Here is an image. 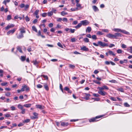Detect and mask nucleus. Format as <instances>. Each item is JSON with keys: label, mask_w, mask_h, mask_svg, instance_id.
<instances>
[{"label": "nucleus", "mask_w": 132, "mask_h": 132, "mask_svg": "<svg viewBox=\"0 0 132 132\" xmlns=\"http://www.w3.org/2000/svg\"><path fill=\"white\" fill-rule=\"evenodd\" d=\"M91 38L93 39L96 40L97 39V37L96 36V35H92V36Z\"/></svg>", "instance_id": "473e14b6"}, {"label": "nucleus", "mask_w": 132, "mask_h": 132, "mask_svg": "<svg viewBox=\"0 0 132 132\" xmlns=\"http://www.w3.org/2000/svg\"><path fill=\"white\" fill-rule=\"evenodd\" d=\"M97 34L98 35H102L103 34L100 31H98L97 33Z\"/></svg>", "instance_id": "2f4dec72"}, {"label": "nucleus", "mask_w": 132, "mask_h": 132, "mask_svg": "<svg viewBox=\"0 0 132 132\" xmlns=\"http://www.w3.org/2000/svg\"><path fill=\"white\" fill-rule=\"evenodd\" d=\"M75 29H70V32L71 33H73L75 32Z\"/></svg>", "instance_id": "603ef678"}, {"label": "nucleus", "mask_w": 132, "mask_h": 132, "mask_svg": "<svg viewBox=\"0 0 132 132\" xmlns=\"http://www.w3.org/2000/svg\"><path fill=\"white\" fill-rule=\"evenodd\" d=\"M102 31L105 32H109V30L107 29H103L102 30Z\"/></svg>", "instance_id": "a19ab883"}, {"label": "nucleus", "mask_w": 132, "mask_h": 132, "mask_svg": "<svg viewBox=\"0 0 132 132\" xmlns=\"http://www.w3.org/2000/svg\"><path fill=\"white\" fill-rule=\"evenodd\" d=\"M44 87L45 89L47 90H49V88L48 85L46 83L44 84Z\"/></svg>", "instance_id": "4be33fe9"}, {"label": "nucleus", "mask_w": 132, "mask_h": 132, "mask_svg": "<svg viewBox=\"0 0 132 132\" xmlns=\"http://www.w3.org/2000/svg\"><path fill=\"white\" fill-rule=\"evenodd\" d=\"M11 16L10 15H9L7 16V20H9L11 19Z\"/></svg>", "instance_id": "4c0bfd02"}, {"label": "nucleus", "mask_w": 132, "mask_h": 132, "mask_svg": "<svg viewBox=\"0 0 132 132\" xmlns=\"http://www.w3.org/2000/svg\"><path fill=\"white\" fill-rule=\"evenodd\" d=\"M14 26V25L13 24H9L5 27V29L6 30H7L10 28L13 27Z\"/></svg>", "instance_id": "1a4fd4ad"}, {"label": "nucleus", "mask_w": 132, "mask_h": 132, "mask_svg": "<svg viewBox=\"0 0 132 132\" xmlns=\"http://www.w3.org/2000/svg\"><path fill=\"white\" fill-rule=\"evenodd\" d=\"M114 38L116 39L118 38V37H121L122 36V35H121L120 33L119 32H117L115 33L114 34Z\"/></svg>", "instance_id": "6e6552de"}, {"label": "nucleus", "mask_w": 132, "mask_h": 132, "mask_svg": "<svg viewBox=\"0 0 132 132\" xmlns=\"http://www.w3.org/2000/svg\"><path fill=\"white\" fill-rule=\"evenodd\" d=\"M124 105L125 107H129L130 106V105L127 103H125Z\"/></svg>", "instance_id": "37998d69"}, {"label": "nucleus", "mask_w": 132, "mask_h": 132, "mask_svg": "<svg viewBox=\"0 0 132 132\" xmlns=\"http://www.w3.org/2000/svg\"><path fill=\"white\" fill-rule=\"evenodd\" d=\"M80 49L81 50H82L85 51H88L89 49L88 48L86 47V46H84L81 48Z\"/></svg>", "instance_id": "f8f14e48"}, {"label": "nucleus", "mask_w": 132, "mask_h": 132, "mask_svg": "<svg viewBox=\"0 0 132 132\" xmlns=\"http://www.w3.org/2000/svg\"><path fill=\"white\" fill-rule=\"evenodd\" d=\"M20 31V33H24L26 32L24 30V28L23 27H22L19 29Z\"/></svg>", "instance_id": "ddd939ff"}, {"label": "nucleus", "mask_w": 132, "mask_h": 132, "mask_svg": "<svg viewBox=\"0 0 132 132\" xmlns=\"http://www.w3.org/2000/svg\"><path fill=\"white\" fill-rule=\"evenodd\" d=\"M68 123L67 122H62L61 123V125L62 126H67L68 125Z\"/></svg>", "instance_id": "6ab92c4d"}, {"label": "nucleus", "mask_w": 132, "mask_h": 132, "mask_svg": "<svg viewBox=\"0 0 132 132\" xmlns=\"http://www.w3.org/2000/svg\"><path fill=\"white\" fill-rule=\"evenodd\" d=\"M10 108L11 109V110L12 111L14 110H15V108L13 106H12Z\"/></svg>", "instance_id": "79ce46f5"}, {"label": "nucleus", "mask_w": 132, "mask_h": 132, "mask_svg": "<svg viewBox=\"0 0 132 132\" xmlns=\"http://www.w3.org/2000/svg\"><path fill=\"white\" fill-rule=\"evenodd\" d=\"M36 106L37 108H39L41 110L43 109L44 108V106L40 105H36Z\"/></svg>", "instance_id": "4468645a"}, {"label": "nucleus", "mask_w": 132, "mask_h": 132, "mask_svg": "<svg viewBox=\"0 0 132 132\" xmlns=\"http://www.w3.org/2000/svg\"><path fill=\"white\" fill-rule=\"evenodd\" d=\"M31 104H26L23 105L24 107H25L27 108H29L31 106Z\"/></svg>", "instance_id": "f3484780"}, {"label": "nucleus", "mask_w": 132, "mask_h": 132, "mask_svg": "<svg viewBox=\"0 0 132 132\" xmlns=\"http://www.w3.org/2000/svg\"><path fill=\"white\" fill-rule=\"evenodd\" d=\"M93 8L95 12L98 11L99 10L98 8L95 6H93Z\"/></svg>", "instance_id": "aec40b11"}, {"label": "nucleus", "mask_w": 132, "mask_h": 132, "mask_svg": "<svg viewBox=\"0 0 132 132\" xmlns=\"http://www.w3.org/2000/svg\"><path fill=\"white\" fill-rule=\"evenodd\" d=\"M81 25L82 24L80 22V23H79L77 25L75 26L74 27L76 29H78L80 28L81 26Z\"/></svg>", "instance_id": "a211bd4d"}, {"label": "nucleus", "mask_w": 132, "mask_h": 132, "mask_svg": "<svg viewBox=\"0 0 132 132\" xmlns=\"http://www.w3.org/2000/svg\"><path fill=\"white\" fill-rule=\"evenodd\" d=\"M62 20L63 22H67V19L66 18H63Z\"/></svg>", "instance_id": "bf43d9fd"}, {"label": "nucleus", "mask_w": 132, "mask_h": 132, "mask_svg": "<svg viewBox=\"0 0 132 132\" xmlns=\"http://www.w3.org/2000/svg\"><path fill=\"white\" fill-rule=\"evenodd\" d=\"M98 93L102 96H104L107 94V93L104 91H98Z\"/></svg>", "instance_id": "9b49d317"}, {"label": "nucleus", "mask_w": 132, "mask_h": 132, "mask_svg": "<svg viewBox=\"0 0 132 132\" xmlns=\"http://www.w3.org/2000/svg\"><path fill=\"white\" fill-rule=\"evenodd\" d=\"M93 44L94 45L96 46L100 45V46L104 47L105 46H108V44L102 42L101 41H98L97 42V44L94 43H93Z\"/></svg>", "instance_id": "f257e3e1"}, {"label": "nucleus", "mask_w": 132, "mask_h": 132, "mask_svg": "<svg viewBox=\"0 0 132 132\" xmlns=\"http://www.w3.org/2000/svg\"><path fill=\"white\" fill-rule=\"evenodd\" d=\"M7 82L5 83H1V85L2 86H5L7 85Z\"/></svg>", "instance_id": "e2e57ef3"}, {"label": "nucleus", "mask_w": 132, "mask_h": 132, "mask_svg": "<svg viewBox=\"0 0 132 132\" xmlns=\"http://www.w3.org/2000/svg\"><path fill=\"white\" fill-rule=\"evenodd\" d=\"M41 76H43L44 78L45 79H48V77L46 75H42Z\"/></svg>", "instance_id": "de8ad7c7"}, {"label": "nucleus", "mask_w": 132, "mask_h": 132, "mask_svg": "<svg viewBox=\"0 0 132 132\" xmlns=\"http://www.w3.org/2000/svg\"><path fill=\"white\" fill-rule=\"evenodd\" d=\"M53 14V12L52 11H50L48 12L47 13V15L48 16H50Z\"/></svg>", "instance_id": "c756f323"}, {"label": "nucleus", "mask_w": 132, "mask_h": 132, "mask_svg": "<svg viewBox=\"0 0 132 132\" xmlns=\"http://www.w3.org/2000/svg\"><path fill=\"white\" fill-rule=\"evenodd\" d=\"M65 30L66 31H67L68 32H70V29H69V28H67L65 29Z\"/></svg>", "instance_id": "0e129e2a"}, {"label": "nucleus", "mask_w": 132, "mask_h": 132, "mask_svg": "<svg viewBox=\"0 0 132 132\" xmlns=\"http://www.w3.org/2000/svg\"><path fill=\"white\" fill-rule=\"evenodd\" d=\"M23 37V35L22 33H20V34L17 36V38L18 39H20L22 38Z\"/></svg>", "instance_id": "2eb2a0df"}, {"label": "nucleus", "mask_w": 132, "mask_h": 132, "mask_svg": "<svg viewBox=\"0 0 132 132\" xmlns=\"http://www.w3.org/2000/svg\"><path fill=\"white\" fill-rule=\"evenodd\" d=\"M92 29L90 27H88L86 29V32H90L91 31Z\"/></svg>", "instance_id": "412c9836"}, {"label": "nucleus", "mask_w": 132, "mask_h": 132, "mask_svg": "<svg viewBox=\"0 0 132 132\" xmlns=\"http://www.w3.org/2000/svg\"><path fill=\"white\" fill-rule=\"evenodd\" d=\"M113 30L115 32H122V33L124 34L128 35H129L130 34V33L129 32L126 31L125 30H122L119 28H114Z\"/></svg>", "instance_id": "f03ea898"}, {"label": "nucleus", "mask_w": 132, "mask_h": 132, "mask_svg": "<svg viewBox=\"0 0 132 132\" xmlns=\"http://www.w3.org/2000/svg\"><path fill=\"white\" fill-rule=\"evenodd\" d=\"M61 15L62 16H64L65 15H67L68 14L67 12L64 11L62 12L61 13Z\"/></svg>", "instance_id": "b1692460"}, {"label": "nucleus", "mask_w": 132, "mask_h": 132, "mask_svg": "<svg viewBox=\"0 0 132 132\" xmlns=\"http://www.w3.org/2000/svg\"><path fill=\"white\" fill-rule=\"evenodd\" d=\"M26 59V57L24 56H22L21 57V60L22 61H24Z\"/></svg>", "instance_id": "bb28decb"}, {"label": "nucleus", "mask_w": 132, "mask_h": 132, "mask_svg": "<svg viewBox=\"0 0 132 132\" xmlns=\"http://www.w3.org/2000/svg\"><path fill=\"white\" fill-rule=\"evenodd\" d=\"M53 23H50L48 24V26L49 27H52L53 26Z\"/></svg>", "instance_id": "4d7b16f0"}, {"label": "nucleus", "mask_w": 132, "mask_h": 132, "mask_svg": "<svg viewBox=\"0 0 132 132\" xmlns=\"http://www.w3.org/2000/svg\"><path fill=\"white\" fill-rule=\"evenodd\" d=\"M92 99H94V100L95 101H99L100 100V99L99 98H92Z\"/></svg>", "instance_id": "8fccbe9b"}, {"label": "nucleus", "mask_w": 132, "mask_h": 132, "mask_svg": "<svg viewBox=\"0 0 132 132\" xmlns=\"http://www.w3.org/2000/svg\"><path fill=\"white\" fill-rule=\"evenodd\" d=\"M32 62L35 65H36L38 63V62L36 61H34Z\"/></svg>", "instance_id": "6e6d98bb"}, {"label": "nucleus", "mask_w": 132, "mask_h": 132, "mask_svg": "<svg viewBox=\"0 0 132 132\" xmlns=\"http://www.w3.org/2000/svg\"><path fill=\"white\" fill-rule=\"evenodd\" d=\"M103 87L104 89L108 90L109 89L108 87L106 86H103Z\"/></svg>", "instance_id": "a18cd8bd"}, {"label": "nucleus", "mask_w": 132, "mask_h": 132, "mask_svg": "<svg viewBox=\"0 0 132 132\" xmlns=\"http://www.w3.org/2000/svg\"><path fill=\"white\" fill-rule=\"evenodd\" d=\"M18 109L21 110V113L22 114H24L25 113V109L23 108V105H22L20 104H19L18 105Z\"/></svg>", "instance_id": "7ed1b4c3"}, {"label": "nucleus", "mask_w": 132, "mask_h": 132, "mask_svg": "<svg viewBox=\"0 0 132 132\" xmlns=\"http://www.w3.org/2000/svg\"><path fill=\"white\" fill-rule=\"evenodd\" d=\"M109 81L112 83H116L117 82L116 80H109Z\"/></svg>", "instance_id": "49530a36"}, {"label": "nucleus", "mask_w": 132, "mask_h": 132, "mask_svg": "<svg viewBox=\"0 0 132 132\" xmlns=\"http://www.w3.org/2000/svg\"><path fill=\"white\" fill-rule=\"evenodd\" d=\"M32 30L36 32H37V30L35 26H33L32 27Z\"/></svg>", "instance_id": "393cba45"}, {"label": "nucleus", "mask_w": 132, "mask_h": 132, "mask_svg": "<svg viewBox=\"0 0 132 132\" xmlns=\"http://www.w3.org/2000/svg\"><path fill=\"white\" fill-rule=\"evenodd\" d=\"M106 36L109 38L111 39H113L114 38V35H113L111 34H109L106 35Z\"/></svg>", "instance_id": "9d476101"}, {"label": "nucleus", "mask_w": 132, "mask_h": 132, "mask_svg": "<svg viewBox=\"0 0 132 132\" xmlns=\"http://www.w3.org/2000/svg\"><path fill=\"white\" fill-rule=\"evenodd\" d=\"M42 86L39 84H38L37 85V87L38 88H41L42 87Z\"/></svg>", "instance_id": "c03bdc74"}, {"label": "nucleus", "mask_w": 132, "mask_h": 132, "mask_svg": "<svg viewBox=\"0 0 132 132\" xmlns=\"http://www.w3.org/2000/svg\"><path fill=\"white\" fill-rule=\"evenodd\" d=\"M39 11L38 10H36L34 12V14L35 15H37L38 14Z\"/></svg>", "instance_id": "5fc2aeb1"}, {"label": "nucleus", "mask_w": 132, "mask_h": 132, "mask_svg": "<svg viewBox=\"0 0 132 132\" xmlns=\"http://www.w3.org/2000/svg\"><path fill=\"white\" fill-rule=\"evenodd\" d=\"M33 114L37 119L38 118V114L36 112H34L33 113Z\"/></svg>", "instance_id": "7c9ffc66"}, {"label": "nucleus", "mask_w": 132, "mask_h": 132, "mask_svg": "<svg viewBox=\"0 0 132 132\" xmlns=\"http://www.w3.org/2000/svg\"><path fill=\"white\" fill-rule=\"evenodd\" d=\"M83 40L86 43H88L89 42V39L87 38H84Z\"/></svg>", "instance_id": "c85d7f7f"}, {"label": "nucleus", "mask_w": 132, "mask_h": 132, "mask_svg": "<svg viewBox=\"0 0 132 132\" xmlns=\"http://www.w3.org/2000/svg\"><path fill=\"white\" fill-rule=\"evenodd\" d=\"M29 90V88L27 86V85H24L22 86V88L21 89V91L23 92L25 90L28 91Z\"/></svg>", "instance_id": "39448f33"}, {"label": "nucleus", "mask_w": 132, "mask_h": 132, "mask_svg": "<svg viewBox=\"0 0 132 132\" xmlns=\"http://www.w3.org/2000/svg\"><path fill=\"white\" fill-rule=\"evenodd\" d=\"M25 20L27 22H28L30 21V19L28 16H26L25 17Z\"/></svg>", "instance_id": "ea45409f"}, {"label": "nucleus", "mask_w": 132, "mask_h": 132, "mask_svg": "<svg viewBox=\"0 0 132 132\" xmlns=\"http://www.w3.org/2000/svg\"><path fill=\"white\" fill-rule=\"evenodd\" d=\"M16 29L15 28L13 29L12 30H10L8 31L7 33V35H9L10 34H13L16 31Z\"/></svg>", "instance_id": "0eeeda50"}, {"label": "nucleus", "mask_w": 132, "mask_h": 132, "mask_svg": "<svg viewBox=\"0 0 132 132\" xmlns=\"http://www.w3.org/2000/svg\"><path fill=\"white\" fill-rule=\"evenodd\" d=\"M17 50L18 51L22 53V51L21 49V48L20 47H18L17 48Z\"/></svg>", "instance_id": "72a5a7b5"}, {"label": "nucleus", "mask_w": 132, "mask_h": 132, "mask_svg": "<svg viewBox=\"0 0 132 132\" xmlns=\"http://www.w3.org/2000/svg\"><path fill=\"white\" fill-rule=\"evenodd\" d=\"M80 22L81 23L82 25L84 26L87 25H88L89 23V22L88 20H86L81 21Z\"/></svg>", "instance_id": "423d86ee"}, {"label": "nucleus", "mask_w": 132, "mask_h": 132, "mask_svg": "<svg viewBox=\"0 0 132 132\" xmlns=\"http://www.w3.org/2000/svg\"><path fill=\"white\" fill-rule=\"evenodd\" d=\"M42 15L43 17H45L47 15V13H43L42 14Z\"/></svg>", "instance_id": "680f3d73"}, {"label": "nucleus", "mask_w": 132, "mask_h": 132, "mask_svg": "<svg viewBox=\"0 0 132 132\" xmlns=\"http://www.w3.org/2000/svg\"><path fill=\"white\" fill-rule=\"evenodd\" d=\"M117 53L118 54L121 53L122 52V51L121 49H118L117 51Z\"/></svg>", "instance_id": "e433bc0d"}, {"label": "nucleus", "mask_w": 132, "mask_h": 132, "mask_svg": "<svg viewBox=\"0 0 132 132\" xmlns=\"http://www.w3.org/2000/svg\"><path fill=\"white\" fill-rule=\"evenodd\" d=\"M55 29L54 28H52L50 30V31L53 32H54V31H55Z\"/></svg>", "instance_id": "864d4df0"}, {"label": "nucleus", "mask_w": 132, "mask_h": 132, "mask_svg": "<svg viewBox=\"0 0 132 132\" xmlns=\"http://www.w3.org/2000/svg\"><path fill=\"white\" fill-rule=\"evenodd\" d=\"M11 95V93L10 92H6L5 94V95L7 96H9Z\"/></svg>", "instance_id": "f704fd0d"}, {"label": "nucleus", "mask_w": 132, "mask_h": 132, "mask_svg": "<svg viewBox=\"0 0 132 132\" xmlns=\"http://www.w3.org/2000/svg\"><path fill=\"white\" fill-rule=\"evenodd\" d=\"M25 6V5L24 4H22L20 5V7L21 8H22Z\"/></svg>", "instance_id": "052dcab7"}, {"label": "nucleus", "mask_w": 132, "mask_h": 132, "mask_svg": "<svg viewBox=\"0 0 132 132\" xmlns=\"http://www.w3.org/2000/svg\"><path fill=\"white\" fill-rule=\"evenodd\" d=\"M41 33L40 30L38 31V34H37V35L38 36H40L41 35Z\"/></svg>", "instance_id": "69168bd1"}, {"label": "nucleus", "mask_w": 132, "mask_h": 132, "mask_svg": "<svg viewBox=\"0 0 132 132\" xmlns=\"http://www.w3.org/2000/svg\"><path fill=\"white\" fill-rule=\"evenodd\" d=\"M79 9L78 7H77L75 8H71V10L72 11H77L78 10H79Z\"/></svg>", "instance_id": "cd10ccee"}, {"label": "nucleus", "mask_w": 132, "mask_h": 132, "mask_svg": "<svg viewBox=\"0 0 132 132\" xmlns=\"http://www.w3.org/2000/svg\"><path fill=\"white\" fill-rule=\"evenodd\" d=\"M76 6L79 9V10L82 8L81 5L79 3H77L76 4Z\"/></svg>", "instance_id": "5701e85b"}, {"label": "nucleus", "mask_w": 132, "mask_h": 132, "mask_svg": "<svg viewBox=\"0 0 132 132\" xmlns=\"http://www.w3.org/2000/svg\"><path fill=\"white\" fill-rule=\"evenodd\" d=\"M102 116H97L95 117L89 119V121L90 122H96L98 121L97 120H96V119L100 118L102 117Z\"/></svg>", "instance_id": "20e7f679"}, {"label": "nucleus", "mask_w": 132, "mask_h": 132, "mask_svg": "<svg viewBox=\"0 0 132 132\" xmlns=\"http://www.w3.org/2000/svg\"><path fill=\"white\" fill-rule=\"evenodd\" d=\"M121 47L122 48H127L126 46L124 44H122L121 45Z\"/></svg>", "instance_id": "09e8293b"}, {"label": "nucleus", "mask_w": 132, "mask_h": 132, "mask_svg": "<svg viewBox=\"0 0 132 132\" xmlns=\"http://www.w3.org/2000/svg\"><path fill=\"white\" fill-rule=\"evenodd\" d=\"M28 51L29 52H30L31 51V48L30 47H29L27 49Z\"/></svg>", "instance_id": "338daca9"}, {"label": "nucleus", "mask_w": 132, "mask_h": 132, "mask_svg": "<svg viewBox=\"0 0 132 132\" xmlns=\"http://www.w3.org/2000/svg\"><path fill=\"white\" fill-rule=\"evenodd\" d=\"M69 67L71 68L72 69H74L75 67V66L74 65L72 64H70Z\"/></svg>", "instance_id": "3c124183"}, {"label": "nucleus", "mask_w": 132, "mask_h": 132, "mask_svg": "<svg viewBox=\"0 0 132 132\" xmlns=\"http://www.w3.org/2000/svg\"><path fill=\"white\" fill-rule=\"evenodd\" d=\"M98 88L99 90V91H103V90H104L103 86L102 87H98Z\"/></svg>", "instance_id": "c9c22d12"}, {"label": "nucleus", "mask_w": 132, "mask_h": 132, "mask_svg": "<svg viewBox=\"0 0 132 132\" xmlns=\"http://www.w3.org/2000/svg\"><path fill=\"white\" fill-rule=\"evenodd\" d=\"M57 45L59 47L62 48H63V46L60 43L58 42L57 44Z\"/></svg>", "instance_id": "58836bf2"}, {"label": "nucleus", "mask_w": 132, "mask_h": 132, "mask_svg": "<svg viewBox=\"0 0 132 132\" xmlns=\"http://www.w3.org/2000/svg\"><path fill=\"white\" fill-rule=\"evenodd\" d=\"M108 53L110 55H112L113 56H114L116 55L115 54H114L113 52L110 50H109L108 51Z\"/></svg>", "instance_id": "dca6fc26"}, {"label": "nucleus", "mask_w": 132, "mask_h": 132, "mask_svg": "<svg viewBox=\"0 0 132 132\" xmlns=\"http://www.w3.org/2000/svg\"><path fill=\"white\" fill-rule=\"evenodd\" d=\"M62 20V19L61 18H57V21L58 22H60Z\"/></svg>", "instance_id": "13d9d810"}, {"label": "nucleus", "mask_w": 132, "mask_h": 132, "mask_svg": "<svg viewBox=\"0 0 132 132\" xmlns=\"http://www.w3.org/2000/svg\"><path fill=\"white\" fill-rule=\"evenodd\" d=\"M71 41L72 42H75V38H72L71 39Z\"/></svg>", "instance_id": "774afa93"}, {"label": "nucleus", "mask_w": 132, "mask_h": 132, "mask_svg": "<svg viewBox=\"0 0 132 132\" xmlns=\"http://www.w3.org/2000/svg\"><path fill=\"white\" fill-rule=\"evenodd\" d=\"M117 90L120 92H124V90L123 89L121 88H119L117 89Z\"/></svg>", "instance_id": "a878e982"}]
</instances>
